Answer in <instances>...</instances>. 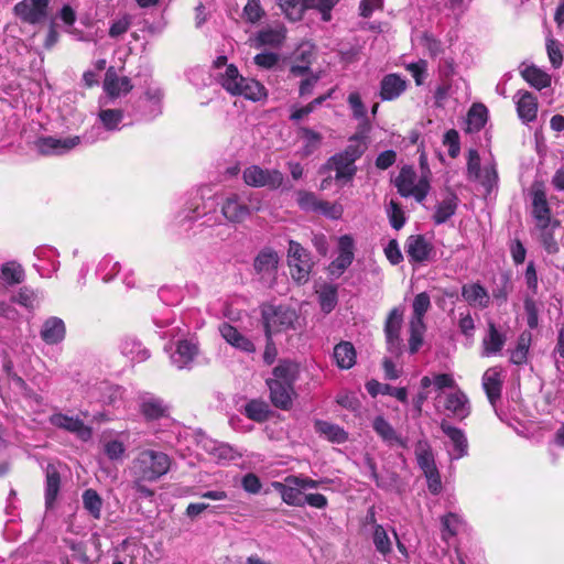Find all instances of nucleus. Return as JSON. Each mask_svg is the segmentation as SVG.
Returning a JSON list of instances; mask_svg holds the SVG:
<instances>
[{"label":"nucleus","mask_w":564,"mask_h":564,"mask_svg":"<svg viewBox=\"0 0 564 564\" xmlns=\"http://www.w3.org/2000/svg\"><path fill=\"white\" fill-rule=\"evenodd\" d=\"M299 377V366L283 360L273 368L272 378L267 380L270 398L274 406L288 410L292 406L295 395L294 383Z\"/></svg>","instance_id":"nucleus-1"},{"label":"nucleus","mask_w":564,"mask_h":564,"mask_svg":"<svg viewBox=\"0 0 564 564\" xmlns=\"http://www.w3.org/2000/svg\"><path fill=\"white\" fill-rule=\"evenodd\" d=\"M171 467V458L163 452L144 449L131 462L130 475L134 479L156 481L167 474Z\"/></svg>","instance_id":"nucleus-2"},{"label":"nucleus","mask_w":564,"mask_h":564,"mask_svg":"<svg viewBox=\"0 0 564 564\" xmlns=\"http://www.w3.org/2000/svg\"><path fill=\"white\" fill-rule=\"evenodd\" d=\"M216 76L221 87L231 95L243 96L252 101L267 98L265 87L256 79L241 76L238 68L232 64L227 66L225 72H218Z\"/></svg>","instance_id":"nucleus-3"},{"label":"nucleus","mask_w":564,"mask_h":564,"mask_svg":"<svg viewBox=\"0 0 564 564\" xmlns=\"http://www.w3.org/2000/svg\"><path fill=\"white\" fill-rule=\"evenodd\" d=\"M106 137L100 127H93L82 137H68L58 139L54 137L40 138L35 142L36 150L43 155H63L72 151L80 143L93 144L98 140H105Z\"/></svg>","instance_id":"nucleus-4"},{"label":"nucleus","mask_w":564,"mask_h":564,"mask_svg":"<svg viewBox=\"0 0 564 564\" xmlns=\"http://www.w3.org/2000/svg\"><path fill=\"white\" fill-rule=\"evenodd\" d=\"M319 484L321 481L304 475H290L283 481H273L271 486L288 506L304 507L305 491L318 488Z\"/></svg>","instance_id":"nucleus-5"},{"label":"nucleus","mask_w":564,"mask_h":564,"mask_svg":"<svg viewBox=\"0 0 564 564\" xmlns=\"http://www.w3.org/2000/svg\"><path fill=\"white\" fill-rule=\"evenodd\" d=\"M262 319L268 338L279 333L295 330L300 324L297 312L286 305H264Z\"/></svg>","instance_id":"nucleus-6"},{"label":"nucleus","mask_w":564,"mask_h":564,"mask_svg":"<svg viewBox=\"0 0 564 564\" xmlns=\"http://www.w3.org/2000/svg\"><path fill=\"white\" fill-rule=\"evenodd\" d=\"M398 193L403 197L413 196L417 202H423L426 197L430 184L424 177H417L416 172L411 166H403L394 180Z\"/></svg>","instance_id":"nucleus-7"},{"label":"nucleus","mask_w":564,"mask_h":564,"mask_svg":"<svg viewBox=\"0 0 564 564\" xmlns=\"http://www.w3.org/2000/svg\"><path fill=\"white\" fill-rule=\"evenodd\" d=\"M288 264L293 280L305 283L308 280L313 262L306 249L299 242L290 240L288 250Z\"/></svg>","instance_id":"nucleus-8"},{"label":"nucleus","mask_w":564,"mask_h":564,"mask_svg":"<svg viewBox=\"0 0 564 564\" xmlns=\"http://www.w3.org/2000/svg\"><path fill=\"white\" fill-rule=\"evenodd\" d=\"M242 180L248 186L276 189L283 184L284 175L275 169L250 165L243 170Z\"/></svg>","instance_id":"nucleus-9"},{"label":"nucleus","mask_w":564,"mask_h":564,"mask_svg":"<svg viewBox=\"0 0 564 564\" xmlns=\"http://www.w3.org/2000/svg\"><path fill=\"white\" fill-rule=\"evenodd\" d=\"M355 239L351 235H343L337 239L336 258L330 262L328 270L330 275L340 276L355 259Z\"/></svg>","instance_id":"nucleus-10"},{"label":"nucleus","mask_w":564,"mask_h":564,"mask_svg":"<svg viewBox=\"0 0 564 564\" xmlns=\"http://www.w3.org/2000/svg\"><path fill=\"white\" fill-rule=\"evenodd\" d=\"M403 323V310L394 307L390 311L384 323V336L387 348L393 355H400L403 347L401 327Z\"/></svg>","instance_id":"nucleus-11"},{"label":"nucleus","mask_w":564,"mask_h":564,"mask_svg":"<svg viewBox=\"0 0 564 564\" xmlns=\"http://www.w3.org/2000/svg\"><path fill=\"white\" fill-rule=\"evenodd\" d=\"M50 0H22L14 6L15 15L23 22L37 24L47 17Z\"/></svg>","instance_id":"nucleus-12"},{"label":"nucleus","mask_w":564,"mask_h":564,"mask_svg":"<svg viewBox=\"0 0 564 564\" xmlns=\"http://www.w3.org/2000/svg\"><path fill=\"white\" fill-rule=\"evenodd\" d=\"M48 422L61 430L76 435L79 440L86 442L91 438L93 430L86 425L79 417L70 416L62 412L53 413Z\"/></svg>","instance_id":"nucleus-13"},{"label":"nucleus","mask_w":564,"mask_h":564,"mask_svg":"<svg viewBox=\"0 0 564 564\" xmlns=\"http://www.w3.org/2000/svg\"><path fill=\"white\" fill-rule=\"evenodd\" d=\"M405 252L410 261L417 263L431 261L435 254L431 241L422 235L408 237Z\"/></svg>","instance_id":"nucleus-14"},{"label":"nucleus","mask_w":564,"mask_h":564,"mask_svg":"<svg viewBox=\"0 0 564 564\" xmlns=\"http://www.w3.org/2000/svg\"><path fill=\"white\" fill-rule=\"evenodd\" d=\"M505 380V371L501 367L488 368L481 378L482 389L490 404L495 408L501 398V391Z\"/></svg>","instance_id":"nucleus-15"},{"label":"nucleus","mask_w":564,"mask_h":564,"mask_svg":"<svg viewBox=\"0 0 564 564\" xmlns=\"http://www.w3.org/2000/svg\"><path fill=\"white\" fill-rule=\"evenodd\" d=\"M532 216L536 228L544 231L551 224V209L543 188H534L532 192Z\"/></svg>","instance_id":"nucleus-16"},{"label":"nucleus","mask_w":564,"mask_h":564,"mask_svg":"<svg viewBox=\"0 0 564 564\" xmlns=\"http://www.w3.org/2000/svg\"><path fill=\"white\" fill-rule=\"evenodd\" d=\"M224 217L234 224L242 223L249 217L246 199L241 194H230L221 206Z\"/></svg>","instance_id":"nucleus-17"},{"label":"nucleus","mask_w":564,"mask_h":564,"mask_svg":"<svg viewBox=\"0 0 564 564\" xmlns=\"http://www.w3.org/2000/svg\"><path fill=\"white\" fill-rule=\"evenodd\" d=\"M507 341V335L500 332L494 322H488L487 332L481 340L482 357H490L499 355Z\"/></svg>","instance_id":"nucleus-18"},{"label":"nucleus","mask_w":564,"mask_h":564,"mask_svg":"<svg viewBox=\"0 0 564 564\" xmlns=\"http://www.w3.org/2000/svg\"><path fill=\"white\" fill-rule=\"evenodd\" d=\"M280 258L271 248L262 249L254 259L253 268L261 279L271 280L274 278Z\"/></svg>","instance_id":"nucleus-19"},{"label":"nucleus","mask_w":564,"mask_h":564,"mask_svg":"<svg viewBox=\"0 0 564 564\" xmlns=\"http://www.w3.org/2000/svg\"><path fill=\"white\" fill-rule=\"evenodd\" d=\"M327 167L335 172L336 182L343 185L351 182L357 172L355 162L340 153L333 155L328 160Z\"/></svg>","instance_id":"nucleus-20"},{"label":"nucleus","mask_w":564,"mask_h":564,"mask_svg":"<svg viewBox=\"0 0 564 564\" xmlns=\"http://www.w3.org/2000/svg\"><path fill=\"white\" fill-rule=\"evenodd\" d=\"M408 88V80L399 74H388L380 82L379 96L383 101L399 98Z\"/></svg>","instance_id":"nucleus-21"},{"label":"nucleus","mask_w":564,"mask_h":564,"mask_svg":"<svg viewBox=\"0 0 564 564\" xmlns=\"http://www.w3.org/2000/svg\"><path fill=\"white\" fill-rule=\"evenodd\" d=\"M441 429L453 445V449L449 452L452 459H459L466 456L468 454V442L465 433L447 422H443Z\"/></svg>","instance_id":"nucleus-22"},{"label":"nucleus","mask_w":564,"mask_h":564,"mask_svg":"<svg viewBox=\"0 0 564 564\" xmlns=\"http://www.w3.org/2000/svg\"><path fill=\"white\" fill-rule=\"evenodd\" d=\"M219 333L221 337L232 347L243 351L253 352L256 346L247 336L240 333L236 327L228 323H221L219 325Z\"/></svg>","instance_id":"nucleus-23"},{"label":"nucleus","mask_w":564,"mask_h":564,"mask_svg":"<svg viewBox=\"0 0 564 564\" xmlns=\"http://www.w3.org/2000/svg\"><path fill=\"white\" fill-rule=\"evenodd\" d=\"M517 105V112L523 122H531L535 120L538 113V99L530 91L519 90L514 95Z\"/></svg>","instance_id":"nucleus-24"},{"label":"nucleus","mask_w":564,"mask_h":564,"mask_svg":"<svg viewBox=\"0 0 564 564\" xmlns=\"http://www.w3.org/2000/svg\"><path fill=\"white\" fill-rule=\"evenodd\" d=\"M285 32L286 30L282 24L263 28L256 34L253 39L254 46L279 47L285 40Z\"/></svg>","instance_id":"nucleus-25"},{"label":"nucleus","mask_w":564,"mask_h":564,"mask_svg":"<svg viewBox=\"0 0 564 564\" xmlns=\"http://www.w3.org/2000/svg\"><path fill=\"white\" fill-rule=\"evenodd\" d=\"M445 409L455 417L465 419L470 413V405L467 395L459 389L446 394Z\"/></svg>","instance_id":"nucleus-26"},{"label":"nucleus","mask_w":564,"mask_h":564,"mask_svg":"<svg viewBox=\"0 0 564 564\" xmlns=\"http://www.w3.org/2000/svg\"><path fill=\"white\" fill-rule=\"evenodd\" d=\"M119 349L122 356L131 362H142L150 357L149 350L134 337L126 336L120 340Z\"/></svg>","instance_id":"nucleus-27"},{"label":"nucleus","mask_w":564,"mask_h":564,"mask_svg":"<svg viewBox=\"0 0 564 564\" xmlns=\"http://www.w3.org/2000/svg\"><path fill=\"white\" fill-rule=\"evenodd\" d=\"M520 74L530 86L538 90L551 85V76L534 64L522 63L520 65Z\"/></svg>","instance_id":"nucleus-28"},{"label":"nucleus","mask_w":564,"mask_h":564,"mask_svg":"<svg viewBox=\"0 0 564 564\" xmlns=\"http://www.w3.org/2000/svg\"><path fill=\"white\" fill-rule=\"evenodd\" d=\"M140 409L148 420L165 417L170 412V406L164 400L150 394L142 397Z\"/></svg>","instance_id":"nucleus-29"},{"label":"nucleus","mask_w":564,"mask_h":564,"mask_svg":"<svg viewBox=\"0 0 564 564\" xmlns=\"http://www.w3.org/2000/svg\"><path fill=\"white\" fill-rule=\"evenodd\" d=\"M66 328L59 317L52 316L47 318L41 328V338L47 345H56L65 338Z\"/></svg>","instance_id":"nucleus-30"},{"label":"nucleus","mask_w":564,"mask_h":564,"mask_svg":"<svg viewBox=\"0 0 564 564\" xmlns=\"http://www.w3.org/2000/svg\"><path fill=\"white\" fill-rule=\"evenodd\" d=\"M463 299L474 307L486 308L490 303V295L479 283L465 284L462 288Z\"/></svg>","instance_id":"nucleus-31"},{"label":"nucleus","mask_w":564,"mask_h":564,"mask_svg":"<svg viewBox=\"0 0 564 564\" xmlns=\"http://www.w3.org/2000/svg\"><path fill=\"white\" fill-rule=\"evenodd\" d=\"M197 345L192 340L178 341L175 351L171 355V361L177 369L186 368L197 355Z\"/></svg>","instance_id":"nucleus-32"},{"label":"nucleus","mask_w":564,"mask_h":564,"mask_svg":"<svg viewBox=\"0 0 564 564\" xmlns=\"http://www.w3.org/2000/svg\"><path fill=\"white\" fill-rule=\"evenodd\" d=\"M372 427L388 445L406 447V441L395 432L392 425L384 417L377 416L372 422Z\"/></svg>","instance_id":"nucleus-33"},{"label":"nucleus","mask_w":564,"mask_h":564,"mask_svg":"<svg viewBox=\"0 0 564 564\" xmlns=\"http://www.w3.org/2000/svg\"><path fill=\"white\" fill-rule=\"evenodd\" d=\"M369 130L370 123H365L364 129H359V131L349 139V144L345 150L339 153L356 162L367 149L366 139Z\"/></svg>","instance_id":"nucleus-34"},{"label":"nucleus","mask_w":564,"mask_h":564,"mask_svg":"<svg viewBox=\"0 0 564 564\" xmlns=\"http://www.w3.org/2000/svg\"><path fill=\"white\" fill-rule=\"evenodd\" d=\"M104 87H105V90L111 97H118L122 94L129 93L132 88V85L128 77H126V76L119 77V76H117L113 68H109L106 73Z\"/></svg>","instance_id":"nucleus-35"},{"label":"nucleus","mask_w":564,"mask_h":564,"mask_svg":"<svg viewBox=\"0 0 564 564\" xmlns=\"http://www.w3.org/2000/svg\"><path fill=\"white\" fill-rule=\"evenodd\" d=\"M45 505L46 508H52L61 487L59 473L54 465H47L45 469Z\"/></svg>","instance_id":"nucleus-36"},{"label":"nucleus","mask_w":564,"mask_h":564,"mask_svg":"<svg viewBox=\"0 0 564 564\" xmlns=\"http://www.w3.org/2000/svg\"><path fill=\"white\" fill-rule=\"evenodd\" d=\"M356 350L351 343L340 341L334 347L333 358L340 369H350L356 364Z\"/></svg>","instance_id":"nucleus-37"},{"label":"nucleus","mask_w":564,"mask_h":564,"mask_svg":"<svg viewBox=\"0 0 564 564\" xmlns=\"http://www.w3.org/2000/svg\"><path fill=\"white\" fill-rule=\"evenodd\" d=\"M458 205V198L454 194L446 195L435 206V213L433 220L435 224L441 225L447 221L456 212Z\"/></svg>","instance_id":"nucleus-38"},{"label":"nucleus","mask_w":564,"mask_h":564,"mask_svg":"<svg viewBox=\"0 0 564 564\" xmlns=\"http://www.w3.org/2000/svg\"><path fill=\"white\" fill-rule=\"evenodd\" d=\"M315 430L329 442L341 444L348 438L347 432L337 424L327 421H316Z\"/></svg>","instance_id":"nucleus-39"},{"label":"nucleus","mask_w":564,"mask_h":564,"mask_svg":"<svg viewBox=\"0 0 564 564\" xmlns=\"http://www.w3.org/2000/svg\"><path fill=\"white\" fill-rule=\"evenodd\" d=\"M366 389L372 397L378 394H388L398 399L402 403L408 402V391L405 388H397L389 384L380 383L376 380L367 382Z\"/></svg>","instance_id":"nucleus-40"},{"label":"nucleus","mask_w":564,"mask_h":564,"mask_svg":"<svg viewBox=\"0 0 564 564\" xmlns=\"http://www.w3.org/2000/svg\"><path fill=\"white\" fill-rule=\"evenodd\" d=\"M206 452L217 462H228L236 458V452L231 446L225 443H219L213 440L204 442Z\"/></svg>","instance_id":"nucleus-41"},{"label":"nucleus","mask_w":564,"mask_h":564,"mask_svg":"<svg viewBox=\"0 0 564 564\" xmlns=\"http://www.w3.org/2000/svg\"><path fill=\"white\" fill-rule=\"evenodd\" d=\"M469 181L478 182L489 194L498 183V173L496 169V164L489 163L482 166L477 176H473Z\"/></svg>","instance_id":"nucleus-42"},{"label":"nucleus","mask_w":564,"mask_h":564,"mask_svg":"<svg viewBox=\"0 0 564 564\" xmlns=\"http://www.w3.org/2000/svg\"><path fill=\"white\" fill-rule=\"evenodd\" d=\"M531 345V334L523 332L517 340L516 348L510 351V362L514 365H523L528 360V354Z\"/></svg>","instance_id":"nucleus-43"},{"label":"nucleus","mask_w":564,"mask_h":564,"mask_svg":"<svg viewBox=\"0 0 564 564\" xmlns=\"http://www.w3.org/2000/svg\"><path fill=\"white\" fill-rule=\"evenodd\" d=\"M426 332V325L424 322L409 321V350L411 354L419 351L423 345L424 334Z\"/></svg>","instance_id":"nucleus-44"},{"label":"nucleus","mask_w":564,"mask_h":564,"mask_svg":"<svg viewBox=\"0 0 564 564\" xmlns=\"http://www.w3.org/2000/svg\"><path fill=\"white\" fill-rule=\"evenodd\" d=\"M487 115L488 110L484 105H473L467 116V130L469 132L479 131L486 124Z\"/></svg>","instance_id":"nucleus-45"},{"label":"nucleus","mask_w":564,"mask_h":564,"mask_svg":"<svg viewBox=\"0 0 564 564\" xmlns=\"http://www.w3.org/2000/svg\"><path fill=\"white\" fill-rule=\"evenodd\" d=\"M163 93L158 87H150L141 98L142 107L149 108L147 116L155 117L161 112V100Z\"/></svg>","instance_id":"nucleus-46"},{"label":"nucleus","mask_w":564,"mask_h":564,"mask_svg":"<svg viewBox=\"0 0 564 564\" xmlns=\"http://www.w3.org/2000/svg\"><path fill=\"white\" fill-rule=\"evenodd\" d=\"M308 0H279V7L285 17L292 21H299L305 10H307Z\"/></svg>","instance_id":"nucleus-47"},{"label":"nucleus","mask_w":564,"mask_h":564,"mask_svg":"<svg viewBox=\"0 0 564 564\" xmlns=\"http://www.w3.org/2000/svg\"><path fill=\"white\" fill-rule=\"evenodd\" d=\"M415 456L423 473L431 471L436 468L432 449L426 442L421 441L417 443L415 447Z\"/></svg>","instance_id":"nucleus-48"},{"label":"nucleus","mask_w":564,"mask_h":564,"mask_svg":"<svg viewBox=\"0 0 564 564\" xmlns=\"http://www.w3.org/2000/svg\"><path fill=\"white\" fill-rule=\"evenodd\" d=\"M99 121L108 131L119 130L123 119V112L120 109H101L99 111Z\"/></svg>","instance_id":"nucleus-49"},{"label":"nucleus","mask_w":564,"mask_h":564,"mask_svg":"<svg viewBox=\"0 0 564 564\" xmlns=\"http://www.w3.org/2000/svg\"><path fill=\"white\" fill-rule=\"evenodd\" d=\"M84 508L89 512L94 519H99L101 516L102 500L98 492L94 489H87L83 494Z\"/></svg>","instance_id":"nucleus-50"},{"label":"nucleus","mask_w":564,"mask_h":564,"mask_svg":"<svg viewBox=\"0 0 564 564\" xmlns=\"http://www.w3.org/2000/svg\"><path fill=\"white\" fill-rule=\"evenodd\" d=\"M431 307V297L426 292L415 295L412 303V316L410 321L424 322V316Z\"/></svg>","instance_id":"nucleus-51"},{"label":"nucleus","mask_w":564,"mask_h":564,"mask_svg":"<svg viewBox=\"0 0 564 564\" xmlns=\"http://www.w3.org/2000/svg\"><path fill=\"white\" fill-rule=\"evenodd\" d=\"M301 138L303 140V154L305 156L313 154L322 143V135L310 128L301 129Z\"/></svg>","instance_id":"nucleus-52"},{"label":"nucleus","mask_w":564,"mask_h":564,"mask_svg":"<svg viewBox=\"0 0 564 564\" xmlns=\"http://www.w3.org/2000/svg\"><path fill=\"white\" fill-rule=\"evenodd\" d=\"M119 270V262L113 261L112 257L106 256L98 263L97 274L104 282H109L118 274Z\"/></svg>","instance_id":"nucleus-53"},{"label":"nucleus","mask_w":564,"mask_h":564,"mask_svg":"<svg viewBox=\"0 0 564 564\" xmlns=\"http://www.w3.org/2000/svg\"><path fill=\"white\" fill-rule=\"evenodd\" d=\"M265 17V11L260 0H248L242 9V19L251 24L260 22Z\"/></svg>","instance_id":"nucleus-54"},{"label":"nucleus","mask_w":564,"mask_h":564,"mask_svg":"<svg viewBox=\"0 0 564 564\" xmlns=\"http://www.w3.org/2000/svg\"><path fill=\"white\" fill-rule=\"evenodd\" d=\"M372 541L376 550L382 555H387L392 550V543L386 529L381 524H375L372 532Z\"/></svg>","instance_id":"nucleus-55"},{"label":"nucleus","mask_w":564,"mask_h":564,"mask_svg":"<svg viewBox=\"0 0 564 564\" xmlns=\"http://www.w3.org/2000/svg\"><path fill=\"white\" fill-rule=\"evenodd\" d=\"M0 276L8 284H18L23 281L24 271L17 262H8L2 265Z\"/></svg>","instance_id":"nucleus-56"},{"label":"nucleus","mask_w":564,"mask_h":564,"mask_svg":"<svg viewBox=\"0 0 564 564\" xmlns=\"http://www.w3.org/2000/svg\"><path fill=\"white\" fill-rule=\"evenodd\" d=\"M347 101L352 111L354 118L361 120V123L359 124V129H364L365 123H369V122L367 120V109L361 100L359 93H357V91L350 93Z\"/></svg>","instance_id":"nucleus-57"},{"label":"nucleus","mask_w":564,"mask_h":564,"mask_svg":"<svg viewBox=\"0 0 564 564\" xmlns=\"http://www.w3.org/2000/svg\"><path fill=\"white\" fill-rule=\"evenodd\" d=\"M3 370L11 378L12 382L23 391L25 397L33 399L39 404L42 402V397L28 389L25 381L17 373L12 372V362L10 360L4 361Z\"/></svg>","instance_id":"nucleus-58"},{"label":"nucleus","mask_w":564,"mask_h":564,"mask_svg":"<svg viewBox=\"0 0 564 564\" xmlns=\"http://www.w3.org/2000/svg\"><path fill=\"white\" fill-rule=\"evenodd\" d=\"M13 302L24 306L28 310H34L39 304L37 293L26 286L20 289V291L13 296Z\"/></svg>","instance_id":"nucleus-59"},{"label":"nucleus","mask_w":564,"mask_h":564,"mask_svg":"<svg viewBox=\"0 0 564 564\" xmlns=\"http://www.w3.org/2000/svg\"><path fill=\"white\" fill-rule=\"evenodd\" d=\"M387 215L390 221V225L395 230L401 229L405 224L404 212L400 207V205L393 199L387 205Z\"/></svg>","instance_id":"nucleus-60"},{"label":"nucleus","mask_w":564,"mask_h":564,"mask_svg":"<svg viewBox=\"0 0 564 564\" xmlns=\"http://www.w3.org/2000/svg\"><path fill=\"white\" fill-rule=\"evenodd\" d=\"M246 415L257 422H262L268 416V405L264 402L252 400L245 406Z\"/></svg>","instance_id":"nucleus-61"},{"label":"nucleus","mask_w":564,"mask_h":564,"mask_svg":"<svg viewBox=\"0 0 564 564\" xmlns=\"http://www.w3.org/2000/svg\"><path fill=\"white\" fill-rule=\"evenodd\" d=\"M442 536L444 540H447L451 536H454L462 524L460 518L455 513H448L442 517Z\"/></svg>","instance_id":"nucleus-62"},{"label":"nucleus","mask_w":564,"mask_h":564,"mask_svg":"<svg viewBox=\"0 0 564 564\" xmlns=\"http://www.w3.org/2000/svg\"><path fill=\"white\" fill-rule=\"evenodd\" d=\"M296 202L303 210L316 212L319 199L312 192L299 191L296 192Z\"/></svg>","instance_id":"nucleus-63"},{"label":"nucleus","mask_w":564,"mask_h":564,"mask_svg":"<svg viewBox=\"0 0 564 564\" xmlns=\"http://www.w3.org/2000/svg\"><path fill=\"white\" fill-rule=\"evenodd\" d=\"M553 358L556 370L564 372V325L561 326L557 334V341L553 350Z\"/></svg>","instance_id":"nucleus-64"}]
</instances>
